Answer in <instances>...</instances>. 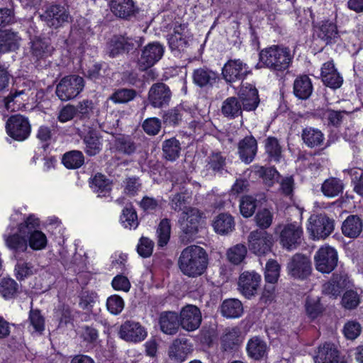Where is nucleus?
Returning <instances> with one entry per match:
<instances>
[{
    "label": "nucleus",
    "instance_id": "nucleus-3",
    "mask_svg": "<svg viewBox=\"0 0 363 363\" xmlns=\"http://www.w3.org/2000/svg\"><path fill=\"white\" fill-rule=\"evenodd\" d=\"M291 60L290 50L284 47L272 45L263 49L259 52L260 67L274 70H284L289 66Z\"/></svg>",
    "mask_w": 363,
    "mask_h": 363
},
{
    "label": "nucleus",
    "instance_id": "nucleus-46",
    "mask_svg": "<svg viewBox=\"0 0 363 363\" xmlns=\"http://www.w3.org/2000/svg\"><path fill=\"white\" fill-rule=\"evenodd\" d=\"M48 240L46 235L41 231L32 229L28 235V243L33 250H41L45 248Z\"/></svg>",
    "mask_w": 363,
    "mask_h": 363
},
{
    "label": "nucleus",
    "instance_id": "nucleus-8",
    "mask_svg": "<svg viewBox=\"0 0 363 363\" xmlns=\"http://www.w3.org/2000/svg\"><path fill=\"white\" fill-rule=\"evenodd\" d=\"M30 124L28 118L16 114L11 116L6 123L7 134L17 141H23L30 133Z\"/></svg>",
    "mask_w": 363,
    "mask_h": 363
},
{
    "label": "nucleus",
    "instance_id": "nucleus-11",
    "mask_svg": "<svg viewBox=\"0 0 363 363\" xmlns=\"http://www.w3.org/2000/svg\"><path fill=\"white\" fill-rule=\"evenodd\" d=\"M164 52L162 45L157 42L147 44L142 50L138 60V67L141 70H145L160 60Z\"/></svg>",
    "mask_w": 363,
    "mask_h": 363
},
{
    "label": "nucleus",
    "instance_id": "nucleus-38",
    "mask_svg": "<svg viewBox=\"0 0 363 363\" xmlns=\"http://www.w3.org/2000/svg\"><path fill=\"white\" fill-rule=\"evenodd\" d=\"M221 313L226 318H239L243 313L242 304L238 299L232 298L225 300L222 303Z\"/></svg>",
    "mask_w": 363,
    "mask_h": 363
},
{
    "label": "nucleus",
    "instance_id": "nucleus-19",
    "mask_svg": "<svg viewBox=\"0 0 363 363\" xmlns=\"http://www.w3.org/2000/svg\"><path fill=\"white\" fill-rule=\"evenodd\" d=\"M171 97L172 92L164 83L153 84L148 91V101L154 108H162L167 106Z\"/></svg>",
    "mask_w": 363,
    "mask_h": 363
},
{
    "label": "nucleus",
    "instance_id": "nucleus-33",
    "mask_svg": "<svg viewBox=\"0 0 363 363\" xmlns=\"http://www.w3.org/2000/svg\"><path fill=\"white\" fill-rule=\"evenodd\" d=\"M193 82L199 87L212 86L218 78L217 73L207 68H199L193 72Z\"/></svg>",
    "mask_w": 363,
    "mask_h": 363
},
{
    "label": "nucleus",
    "instance_id": "nucleus-56",
    "mask_svg": "<svg viewBox=\"0 0 363 363\" xmlns=\"http://www.w3.org/2000/svg\"><path fill=\"white\" fill-rule=\"evenodd\" d=\"M256 199L250 196L242 197L240 201V211L245 218H249L255 213L257 204Z\"/></svg>",
    "mask_w": 363,
    "mask_h": 363
},
{
    "label": "nucleus",
    "instance_id": "nucleus-30",
    "mask_svg": "<svg viewBox=\"0 0 363 363\" xmlns=\"http://www.w3.org/2000/svg\"><path fill=\"white\" fill-rule=\"evenodd\" d=\"M83 143L85 145L84 151L89 156L99 154L102 149V141L95 130H89L83 137Z\"/></svg>",
    "mask_w": 363,
    "mask_h": 363
},
{
    "label": "nucleus",
    "instance_id": "nucleus-22",
    "mask_svg": "<svg viewBox=\"0 0 363 363\" xmlns=\"http://www.w3.org/2000/svg\"><path fill=\"white\" fill-rule=\"evenodd\" d=\"M337 253L330 246H323L319 249V272L330 273L337 264Z\"/></svg>",
    "mask_w": 363,
    "mask_h": 363
},
{
    "label": "nucleus",
    "instance_id": "nucleus-62",
    "mask_svg": "<svg viewBox=\"0 0 363 363\" xmlns=\"http://www.w3.org/2000/svg\"><path fill=\"white\" fill-rule=\"evenodd\" d=\"M115 146L116 149L123 153L130 155L135 150L134 143L128 137H120L116 139Z\"/></svg>",
    "mask_w": 363,
    "mask_h": 363
},
{
    "label": "nucleus",
    "instance_id": "nucleus-28",
    "mask_svg": "<svg viewBox=\"0 0 363 363\" xmlns=\"http://www.w3.org/2000/svg\"><path fill=\"white\" fill-rule=\"evenodd\" d=\"M363 223L357 215L349 216L342 223V233L350 238H357L362 231Z\"/></svg>",
    "mask_w": 363,
    "mask_h": 363
},
{
    "label": "nucleus",
    "instance_id": "nucleus-52",
    "mask_svg": "<svg viewBox=\"0 0 363 363\" xmlns=\"http://www.w3.org/2000/svg\"><path fill=\"white\" fill-rule=\"evenodd\" d=\"M342 331L347 340H354L362 333V325L355 320H347L344 324Z\"/></svg>",
    "mask_w": 363,
    "mask_h": 363
},
{
    "label": "nucleus",
    "instance_id": "nucleus-17",
    "mask_svg": "<svg viewBox=\"0 0 363 363\" xmlns=\"http://www.w3.org/2000/svg\"><path fill=\"white\" fill-rule=\"evenodd\" d=\"M289 274L296 279H304L312 272L310 259L301 254L294 255L287 266Z\"/></svg>",
    "mask_w": 363,
    "mask_h": 363
},
{
    "label": "nucleus",
    "instance_id": "nucleus-21",
    "mask_svg": "<svg viewBox=\"0 0 363 363\" xmlns=\"http://www.w3.org/2000/svg\"><path fill=\"white\" fill-rule=\"evenodd\" d=\"M320 76L323 83L333 89L340 88L343 83V78L335 67L333 61L323 65Z\"/></svg>",
    "mask_w": 363,
    "mask_h": 363
},
{
    "label": "nucleus",
    "instance_id": "nucleus-41",
    "mask_svg": "<svg viewBox=\"0 0 363 363\" xmlns=\"http://www.w3.org/2000/svg\"><path fill=\"white\" fill-rule=\"evenodd\" d=\"M30 50L32 55L36 59H40L51 55L52 48L50 45L48 40L40 38H35L31 40Z\"/></svg>",
    "mask_w": 363,
    "mask_h": 363
},
{
    "label": "nucleus",
    "instance_id": "nucleus-55",
    "mask_svg": "<svg viewBox=\"0 0 363 363\" xmlns=\"http://www.w3.org/2000/svg\"><path fill=\"white\" fill-rule=\"evenodd\" d=\"M14 272L16 278L21 281L34 274L35 269L32 264L19 261L15 266Z\"/></svg>",
    "mask_w": 363,
    "mask_h": 363
},
{
    "label": "nucleus",
    "instance_id": "nucleus-5",
    "mask_svg": "<svg viewBox=\"0 0 363 363\" xmlns=\"http://www.w3.org/2000/svg\"><path fill=\"white\" fill-rule=\"evenodd\" d=\"M89 28V23L84 18H80L77 24L72 28L65 43L68 52L73 57L81 58L84 55L86 50L84 39L90 31Z\"/></svg>",
    "mask_w": 363,
    "mask_h": 363
},
{
    "label": "nucleus",
    "instance_id": "nucleus-57",
    "mask_svg": "<svg viewBox=\"0 0 363 363\" xmlns=\"http://www.w3.org/2000/svg\"><path fill=\"white\" fill-rule=\"evenodd\" d=\"M124 307V300L118 295H111L106 300L107 310L113 315L120 314Z\"/></svg>",
    "mask_w": 363,
    "mask_h": 363
},
{
    "label": "nucleus",
    "instance_id": "nucleus-48",
    "mask_svg": "<svg viewBox=\"0 0 363 363\" xmlns=\"http://www.w3.org/2000/svg\"><path fill=\"white\" fill-rule=\"evenodd\" d=\"M265 151L270 160L279 162L281 158L282 148L277 138L269 137L265 140Z\"/></svg>",
    "mask_w": 363,
    "mask_h": 363
},
{
    "label": "nucleus",
    "instance_id": "nucleus-10",
    "mask_svg": "<svg viewBox=\"0 0 363 363\" xmlns=\"http://www.w3.org/2000/svg\"><path fill=\"white\" fill-rule=\"evenodd\" d=\"M272 245V235L266 231L254 230L249 235V250L257 255H264L270 252Z\"/></svg>",
    "mask_w": 363,
    "mask_h": 363
},
{
    "label": "nucleus",
    "instance_id": "nucleus-7",
    "mask_svg": "<svg viewBox=\"0 0 363 363\" xmlns=\"http://www.w3.org/2000/svg\"><path fill=\"white\" fill-rule=\"evenodd\" d=\"M84 87V81L78 75H69L63 77L57 84L56 94L64 101L77 97Z\"/></svg>",
    "mask_w": 363,
    "mask_h": 363
},
{
    "label": "nucleus",
    "instance_id": "nucleus-26",
    "mask_svg": "<svg viewBox=\"0 0 363 363\" xmlns=\"http://www.w3.org/2000/svg\"><path fill=\"white\" fill-rule=\"evenodd\" d=\"M212 226L216 233L225 235L234 230L235 220L231 215L223 213L214 218Z\"/></svg>",
    "mask_w": 363,
    "mask_h": 363
},
{
    "label": "nucleus",
    "instance_id": "nucleus-51",
    "mask_svg": "<svg viewBox=\"0 0 363 363\" xmlns=\"http://www.w3.org/2000/svg\"><path fill=\"white\" fill-rule=\"evenodd\" d=\"M280 274V265L276 260L269 259L265 266L264 279L267 283L274 284Z\"/></svg>",
    "mask_w": 363,
    "mask_h": 363
},
{
    "label": "nucleus",
    "instance_id": "nucleus-49",
    "mask_svg": "<svg viewBox=\"0 0 363 363\" xmlns=\"http://www.w3.org/2000/svg\"><path fill=\"white\" fill-rule=\"evenodd\" d=\"M247 255V248L244 245L238 244L228 249L227 257L230 262L238 265L241 264Z\"/></svg>",
    "mask_w": 363,
    "mask_h": 363
},
{
    "label": "nucleus",
    "instance_id": "nucleus-43",
    "mask_svg": "<svg viewBox=\"0 0 363 363\" xmlns=\"http://www.w3.org/2000/svg\"><path fill=\"white\" fill-rule=\"evenodd\" d=\"M254 172L263 179L264 183L268 186H272L279 179L280 174L275 168L253 166Z\"/></svg>",
    "mask_w": 363,
    "mask_h": 363
},
{
    "label": "nucleus",
    "instance_id": "nucleus-12",
    "mask_svg": "<svg viewBox=\"0 0 363 363\" xmlns=\"http://www.w3.org/2000/svg\"><path fill=\"white\" fill-rule=\"evenodd\" d=\"M30 90L16 91L11 93L6 98H0V113L4 117L7 112L18 111L25 106V102L28 101Z\"/></svg>",
    "mask_w": 363,
    "mask_h": 363
},
{
    "label": "nucleus",
    "instance_id": "nucleus-4",
    "mask_svg": "<svg viewBox=\"0 0 363 363\" xmlns=\"http://www.w3.org/2000/svg\"><path fill=\"white\" fill-rule=\"evenodd\" d=\"M203 213L196 208L188 207L181 213L178 224L182 234V242L187 243L194 240L199 233Z\"/></svg>",
    "mask_w": 363,
    "mask_h": 363
},
{
    "label": "nucleus",
    "instance_id": "nucleus-34",
    "mask_svg": "<svg viewBox=\"0 0 363 363\" xmlns=\"http://www.w3.org/2000/svg\"><path fill=\"white\" fill-rule=\"evenodd\" d=\"M312 91V83L308 76H299L295 79L294 82V94L297 98L306 100L311 95Z\"/></svg>",
    "mask_w": 363,
    "mask_h": 363
},
{
    "label": "nucleus",
    "instance_id": "nucleus-61",
    "mask_svg": "<svg viewBox=\"0 0 363 363\" xmlns=\"http://www.w3.org/2000/svg\"><path fill=\"white\" fill-rule=\"evenodd\" d=\"M273 220V215L271 211L267 208H264L257 212L255 216V221L257 225L261 228H269Z\"/></svg>",
    "mask_w": 363,
    "mask_h": 363
},
{
    "label": "nucleus",
    "instance_id": "nucleus-9",
    "mask_svg": "<svg viewBox=\"0 0 363 363\" xmlns=\"http://www.w3.org/2000/svg\"><path fill=\"white\" fill-rule=\"evenodd\" d=\"M251 72L247 63L240 59L229 60L222 68V75L226 82L242 81Z\"/></svg>",
    "mask_w": 363,
    "mask_h": 363
},
{
    "label": "nucleus",
    "instance_id": "nucleus-35",
    "mask_svg": "<svg viewBox=\"0 0 363 363\" xmlns=\"http://www.w3.org/2000/svg\"><path fill=\"white\" fill-rule=\"evenodd\" d=\"M90 186L98 197H108L111 194V182L101 174L92 178Z\"/></svg>",
    "mask_w": 363,
    "mask_h": 363
},
{
    "label": "nucleus",
    "instance_id": "nucleus-45",
    "mask_svg": "<svg viewBox=\"0 0 363 363\" xmlns=\"http://www.w3.org/2000/svg\"><path fill=\"white\" fill-rule=\"evenodd\" d=\"M343 184L341 180L336 178H330L325 180L321 186V191L327 197L337 196L342 191Z\"/></svg>",
    "mask_w": 363,
    "mask_h": 363
},
{
    "label": "nucleus",
    "instance_id": "nucleus-27",
    "mask_svg": "<svg viewBox=\"0 0 363 363\" xmlns=\"http://www.w3.org/2000/svg\"><path fill=\"white\" fill-rule=\"evenodd\" d=\"M257 150V141L252 137H246L239 143L238 153L242 161L246 164L253 160Z\"/></svg>",
    "mask_w": 363,
    "mask_h": 363
},
{
    "label": "nucleus",
    "instance_id": "nucleus-14",
    "mask_svg": "<svg viewBox=\"0 0 363 363\" xmlns=\"http://www.w3.org/2000/svg\"><path fill=\"white\" fill-rule=\"evenodd\" d=\"M202 316L200 309L194 305H186L180 311L179 323L181 327L189 332L198 329L201 323Z\"/></svg>",
    "mask_w": 363,
    "mask_h": 363
},
{
    "label": "nucleus",
    "instance_id": "nucleus-44",
    "mask_svg": "<svg viewBox=\"0 0 363 363\" xmlns=\"http://www.w3.org/2000/svg\"><path fill=\"white\" fill-rule=\"evenodd\" d=\"M319 38L324 40L326 44L336 42V40L339 38L337 26L328 21L323 23L320 28Z\"/></svg>",
    "mask_w": 363,
    "mask_h": 363
},
{
    "label": "nucleus",
    "instance_id": "nucleus-32",
    "mask_svg": "<svg viewBox=\"0 0 363 363\" xmlns=\"http://www.w3.org/2000/svg\"><path fill=\"white\" fill-rule=\"evenodd\" d=\"M21 38L15 32L4 30L0 32V53L15 51L20 45Z\"/></svg>",
    "mask_w": 363,
    "mask_h": 363
},
{
    "label": "nucleus",
    "instance_id": "nucleus-15",
    "mask_svg": "<svg viewBox=\"0 0 363 363\" xmlns=\"http://www.w3.org/2000/svg\"><path fill=\"white\" fill-rule=\"evenodd\" d=\"M118 334L121 339L137 343L146 338L147 332L140 323L127 320L121 325Z\"/></svg>",
    "mask_w": 363,
    "mask_h": 363
},
{
    "label": "nucleus",
    "instance_id": "nucleus-39",
    "mask_svg": "<svg viewBox=\"0 0 363 363\" xmlns=\"http://www.w3.org/2000/svg\"><path fill=\"white\" fill-rule=\"evenodd\" d=\"M181 150V144L175 138L165 140L162 143L163 156L167 160L175 161L179 158Z\"/></svg>",
    "mask_w": 363,
    "mask_h": 363
},
{
    "label": "nucleus",
    "instance_id": "nucleus-1",
    "mask_svg": "<svg viewBox=\"0 0 363 363\" xmlns=\"http://www.w3.org/2000/svg\"><path fill=\"white\" fill-rule=\"evenodd\" d=\"M39 226V220L35 216H29L17 228L9 227L3 235L6 246L12 251L15 257L27 251L28 235L32 229Z\"/></svg>",
    "mask_w": 363,
    "mask_h": 363
},
{
    "label": "nucleus",
    "instance_id": "nucleus-24",
    "mask_svg": "<svg viewBox=\"0 0 363 363\" xmlns=\"http://www.w3.org/2000/svg\"><path fill=\"white\" fill-rule=\"evenodd\" d=\"M139 45L136 40L124 36H115L108 43L109 55L115 57L123 50H130Z\"/></svg>",
    "mask_w": 363,
    "mask_h": 363
},
{
    "label": "nucleus",
    "instance_id": "nucleus-50",
    "mask_svg": "<svg viewBox=\"0 0 363 363\" xmlns=\"http://www.w3.org/2000/svg\"><path fill=\"white\" fill-rule=\"evenodd\" d=\"M121 225L127 229H135L138 225V216L133 208H125L120 218Z\"/></svg>",
    "mask_w": 363,
    "mask_h": 363
},
{
    "label": "nucleus",
    "instance_id": "nucleus-36",
    "mask_svg": "<svg viewBox=\"0 0 363 363\" xmlns=\"http://www.w3.org/2000/svg\"><path fill=\"white\" fill-rule=\"evenodd\" d=\"M247 352L251 358L260 359L267 354V343L260 337H254L247 342Z\"/></svg>",
    "mask_w": 363,
    "mask_h": 363
},
{
    "label": "nucleus",
    "instance_id": "nucleus-23",
    "mask_svg": "<svg viewBox=\"0 0 363 363\" xmlns=\"http://www.w3.org/2000/svg\"><path fill=\"white\" fill-rule=\"evenodd\" d=\"M239 96L242 101L243 109L247 111L255 110L259 104L258 91L251 84H242Z\"/></svg>",
    "mask_w": 363,
    "mask_h": 363
},
{
    "label": "nucleus",
    "instance_id": "nucleus-40",
    "mask_svg": "<svg viewBox=\"0 0 363 363\" xmlns=\"http://www.w3.org/2000/svg\"><path fill=\"white\" fill-rule=\"evenodd\" d=\"M341 297L340 305L347 311L356 309L362 302L361 294L357 291L350 288L345 289Z\"/></svg>",
    "mask_w": 363,
    "mask_h": 363
},
{
    "label": "nucleus",
    "instance_id": "nucleus-58",
    "mask_svg": "<svg viewBox=\"0 0 363 363\" xmlns=\"http://www.w3.org/2000/svg\"><path fill=\"white\" fill-rule=\"evenodd\" d=\"M334 230V220L325 215H319V237L326 238Z\"/></svg>",
    "mask_w": 363,
    "mask_h": 363
},
{
    "label": "nucleus",
    "instance_id": "nucleus-16",
    "mask_svg": "<svg viewBox=\"0 0 363 363\" xmlns=\"http://www.w3.org/2000/svg\"><path fill=\"white\" fill-rule=\"evenodd\" d=\"M261 276L255 271L242 272L238 279V289L247 298L255 296L261 282Z\"/></svg>",
    "mask_w": 363,
    "mask_h": 363
},
{
    "label": "nucleus",
    "instance_id": "nucleus-20",
    "mask_svg": "<svg viewBox=\"0 0 363 363\" xmlns=\"http://www.w3.org/2000/svg\"><path fill=\"white\" fill-rule=\"evenodd\" d=\"M191 38L189 29L185 24L176 25L173 32L169 35L168 43L172 51H184L189 45Z\"/></svg>",
    "mask_w": 363,
    "mask_h": 363
},
{
    "label": "nucleus",
    "instance_id": "nucleus-13",
    "mask_svg": "<svg viewBox=\"0 0 363 363\" xmlns=\"http://www.w3.org/2000/svg\"><path fill=\"white\" fill-rule=\"evenodd\" d=\"M303 230L297 223L285 225L280 232V243L287 250H293L302 241Z\"/></svg>",
    "mask_w": 363,
    "mask_h": 363
},
{
    "label": "nucleus",
    "instance_id": "nucleus-6",
    "mask_svg": "<svg viewBox=\"0 0 363 363\" xmlns=\"http://www.w3.org/2000/svg\"><path fill=\"white\" fill-rule=\"evenodd\" d=\"M354 281L345 271L333 273L330 279L322 285V294L332 299H337L345 289L352 288Z\"/></svg>",
    "mask_w": 363,
    "mask_h": 363
},
{
    "label": "nucleus",
    "instance_id": "nucleus-42",
    "mask_svg": "<svg viewBox=\"0 0 363 363\" xmlns=\"http://www.w3.org/2000/svg\"><path fill=\"white\" fill-rule=\"evenodd\" d=\"M221 112L225 117H238L242 113L241 104L236 97H228L223 102Z\"/></svg>",
    "mask_w": 363,
    "mask_h": 363
},
{
    "label": "nucleus",
    "instance_id": "nucleus-60",
    "mask_svg": "<svg viewBox=\"0 0 363 363\" xmlns=\"http://www.w3.org/2000/svg\"><path fill=\"white\" fill-rule=\"evenodd\" d=\"M136 96L133 89H122L116 91L111 97L114 103H127L133 100Z\"/></svg>",
    "mask_w": 363,
    "mask_h": 363
},
{
    "label": "nucleus",
    "instance_id": "nucleus-29",
    "mask_svg": "<svg viewBox=\"0 0 363 363\" xmlns=\"http://www.w3.org/2000/svg\"><path fill=\"white\" fill-rule=\"evenodd\" d=\"M110 9L116 16L121 18H127L135 12V6L133 0H111Z\"/></svg>",
    "mask_w": 363,
    "mask_h": 363
},
{
    "label": "nucleus",
    "instance_id": "nucleus-47",
    "mask_svg": "<svg viewBox=\"0 0 363 363\" xmlns=\"http://www.w3.org/2000/svg\"><path fill=\"white\" fill-rule=\"evenodd\" d=\"M84 162L83 153L79 150L66 152L62 157V163L68 169L79 168Z\"/></svg>",
    "mask_w": 363,
    "mask_h": 363
},
{
    "label": "nucleus",
    "instance_id": "nucleus-64",
    "mask_svg": "<svg viewBox=\"0 0 363 363\" xmlns=\"http://www.w3.org/2000/svg\"><path fill=\"white\" fill-rule=\"evenodd\" d=\"M238 331L236 328L228 330L222 337V342L224 349H231L233 346L237 345L239 342Z\"/></svg>",
    "mask_w": 363,
    "mask_h": 363
},
{
    "label": "nucleus",
    "instance_id": "nucleus-53",
    "mask_svg": "<svg viewBox=\"0 0 363 363\" xmlns=\"http://www.w3.org/2000/svg\"><path fill=\"white\" fill-rule=\"evenodd\" d=\"M170 220L167 218H164L160 221L157 229L159 246L164 247L167 244L170 238Z\"/></svg>",
    "mask_w": 363,
    "mask_h": 363
},
{
    "label": "nucleus",
    "instance_id": "nucleus-63",
    "mask_svg": "<svg viewBox=\"0 0 363 363\" xmlns=\"http://www.w3.org/2000/svg\"><path fill=\"white\" fill-rule=\"evenodd\" d=\"M225 165V158L220 153H213L208 157L207 167L215 172H220Z\"/></svg>",
    "mask_w": 363,
    "mask_h": 363
},
{
    "label": "nucleus",
    "instance_id": "nucleus-59",
    "mask_svg": "<svg viewBox=\"0 0 363 363\" xmlns=\"http://www.w3.org/2000/svg\"><path fill=\"white\" fill-rule=\"evenodd\" d=\"M29 322L34 331L41 333L45 329V319L40 311L31 309L29 313Z\"/></svg>",
    "mask_w": 363,
    "mask_h": 363
},
{
    "label": "nucleus",
    "instance_id": "nucleus-2",
    "mask_svg": "<svg viewBox=\"0 0 363 363\" xmlns=\"http://www.w3.org/2000/svg\"><path fill=\"white\" fill-rule=\"evenodd\" d=\"M178 266L181 272L189 277L201 276L208 266V255L206 250L198 245L186 247L181 252Z\"/></svg>",
    "mask_w": 363,
    "mask_h": 363
},
{
    "label": "nucleus",
    "instance_id": "nucleus-18",
    "mask_svg": "<svg viewBox=\"0 0 363 363\" xmlns=\"http://www.w3.org/2000/svg\"><path fill=\"white\" fill-rule=\"evenodd\" d=\"M42 19L49 27L58 28L64 23L69 22L70 16L67 9L60 5H52L47 8Z\"/></svg>",
    "mask_w": 363,
    "mask_h": 363
},
{
    "label": "nucleus",
    "instance_id": "nucleus-25",
    "mask_svg": "<svg viewBox=\"0 0 363 363\" xmlns=\"http://www.w3.org/2000/svg\"><path fill=\"white\" fill-rule=\"evenodd\" d=\"M193 351V347L186 340H176L169 347V356L172 359L182 362Z\"/></svg>",
    "mask_w": 363,
    "mask_h": 363
},
{
    "label": "nucleus",
    "instance_id": "nucleus-54",
    "mask_svg": "<svg viewBox=\"0 0 363 363\" xmlns=\"http://www.w3.org/2000/svg\"><path fill=\"white\" fill-rule=\"evenodd\" d=\"M18 290L17 283L12 279H3L0 282V294L6 299L15 296Z\"/></svg>",
    "mask_w": 363,
    "mask_h": 363
},
{
    "label": "nucleus",
    "instance_id": "nucleus-31",
    "mask_svg": "<svg viewBox=\"0 0 363 363\" xmlns=\"http://www.w3.org/2000/svg\"><path fill=\"white\" fill-rule=\"evenodd\" d=\"M160 325L162 331L167 335H173L177 332L179 319L175 312H164L160 317Z\"/></svg>",
    "mask_w": 363,
    "mask_h": 363
},
{
    "label": "nucleus",
    "instance_id": "nucleus-37",
    "mask_svg": "<svg viewBox=\"0 0 363 363\" xmlns=\"http://www.w3.org/2000/svg\"><path fill=\"white\" fill-rule=\"evenodd\" d=\"M319 359L322 363H343L340 360L336 346L330 342H327L319 348Z\"/></svg>",
    "mask_w": 363,
    "mask_h": 363
}]
</instances>
